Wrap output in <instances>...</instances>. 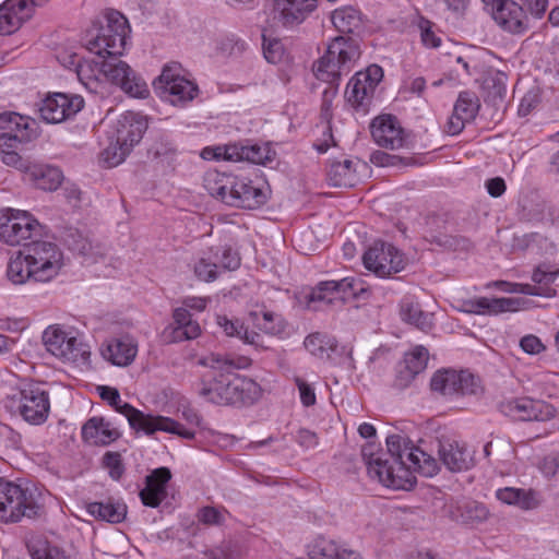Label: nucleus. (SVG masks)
Masks as SVG:
<instances>
[{
  "mask_svg": "<svg viewBox=\"0 0 559 559\" xmlns=\"http://www.w3.org/2000/svg\"><path fill=\"white\" fill-rule=\"evenodd\" d=\"M130 27L128 20L118 11L109 10L103 22H94L84 35V45L103 59L104 79L121 87L132 97L143 98L148 94L146 83L131 67L120 60Z\"/></svg>",
  "mask_w": 559,
  "mask_h": 559,
  "instance_id": "f257e3e1",
  "label": "nucleus"
},
{
  "mask_svg": "<svg viewBox=\"0 0 559 559\" xmlns=\"http://www.w3.org/2000/svg\"><path fill=\"white\" fill-rule=\"evenodd\" d=\"M100 397L108 402L116 412L123 415L132 429L143 431L146 435H153L156 431H164L177 435L183 439H193L194 432L186 429L180 423L165 416L145 414L123 402L117 389L110 386L98 388Z\"/></svg>",
  "mask_w": 559,
  "mask_h": 559,
  "instance_id": "f03ea898",
  "label": "nucleus"
},
{
  "mask_svg": "<svg viewBox=\"0 0 559 559\" xmlns=\"http://www.w3.org/2000/svg\"><path fill=\"white\" fill-rule=\"evenodd\" d=\"M262 389L254 380L246 377L221 374L210 382L203 381L199 395L217 405L252 404L260 399Z\"/></svg>",
  "mask_w": 559,
  "mask_h": 559,
  "instance_id": "7ed1b4c3",
  "label": "nucleus"
},
{
  "mask_svg": "<svg viewBox=\"0 0 559 559\" xmlns=\"http://www.w3.org/2000/svg\"><path fill=\"white\" fill-rule=\"evenodd\" d=\"M359 43L350 36H337L328 46L326 52L313 66L320 81L336 84L343 74H348L360 58Z\"/></svg>",
  "mask_w": 559,
  "mask_h": 559,
  "instance_id": "20e7f679",
  "label": "nucleus"
},
{
  "mask_svg": "<svg viewBox=\"0 0 559 559\" xmlns=\"http://www.w3.org/2000/svg\"><path fill=\"white\" fill-rule=\"evenodd\" d=\"M39 511L40 506L31 489L0 477V522L12 524L24 518L35 519Z\"/></svg>",
  "mask_w": 559,
  "mask_h": 559,
  "instance_id": "39448f33",
  "label": "nucleus"
},
{
  "mask_svg": "<svg viewBox=\"0 0 559 559\" xmlns=\"http://www.w3.org/2000/svg\"><path fill=\"white\" fill-rule=\"evenodd\" d=\"M33 270V281L46 283L55 278L63 266V252L51 241H32L24 249Z\"/></svg>",
  "mask_w": 559,
  "mask_h": 559,
  "instance_id": "423d86ee",
  "label": "nucleus"
},
{
  "mask_svg": "<svg viewBox=\"0 0 559 559\" xmlns=\"http://www.w3.org/2000/svg\"><path fill=\"white\" fill-rule=\"evenodd\" d=\"M41 226L28 212L14 209L0 211V240L9 246H27L40 235Z\"/></svg>",
  "mask_w": 559,
  "mask_h": 559,
  "instance_id": "0eeeda50",
  "label": "nucleus"
},
{
  "mask_svg": "<svg viewBox=\"0 0 559 559\" xmlns=\"http://www.w3.org/2000/svg\"><path fill=\"white\" fill-rule=\"evenodd\" d=\"M16 411L21 417L32 425L44 424L50 412L49 393L43 384L31 382L19 391Z\"/></svg>",
  "mask_w": 559,
  "mask_h": 559,
  "instance_id": "6e6552de",
  "label": "nucleus"
},
{
  "mask_svg": "<svg viewBox=\"0 0 559 559\" xmlns=\"http://www.w3.org/2000/svg\"><path fill=\"white\" fill-rule=\"evenodd\" d=\"M383 78L380 66L371 64L365 71L357 72L348 82L345 98L356 110H366L371 104L374 91Z\"/></svg>",
  "mask_w": 559,
  "mask_h": 559,
  "instance_id": "1a4fd4ad",
  "label": "nucleus"
},
{
  "mask_svg": "<svg viewBox=\"0 0 559 559\" xmlns=\"http://www.w3.org/2000/svg\"><path fill=\"white\" fill-rule=\"evenodd\" d=\"M364 292L361 283L355 277H344L340 281H322L312 288L308 302L325 305H343L358 297Z\"/></svg>",
  "mask_w": 559,
  "mask_h": 559,
  "instance_id": "9d476101",
  "label": "nucleus"
},
{
  "mask_svg": "<svg viewBox=\"0 0 559 559\" xmlns=\"http://www.w3.org/2000/svg\"><path fill=\"white\" fill-rule=\"evenodd\" d=\"M364 265L380 277L390 276L405 267V259L393 245L376 241L362 257Z\"/></svg>",
  "mask_w": 559,
  "mask_h": 559,
  "instance_id": "9b49d317",
  "label": "nucleus"
},
{
  "mask_svg": "<svg viewBox=\"0 0 559 559\" xmlns=\"http://www.w3.org/2000/svg\"><path fill=\"white\" fill-rule=\"evenodd\" d=\"M153 85L173 104L192 100L198 94V86L180 75V66L177 63L165 66Z\"/></svg>",
  "mask_w": 559,
  "mask_h": 559,
  "instance_id": "f8f14e48",
  "label": "nucleus"
},
{
  "mask_svg": "<svg viewBox=\"0 0 559 559\" xmlns=\"http://www.w3.org/2000/svg\"><path fill=\"white\" fill-rule=\"evenodd\" d=\"M374 142L384 148L399 150L409 147L411 138L395 116L381 115L370 126Z\"/></svg>",
  "mask_w": 559,
  "mask_h": 559,
  "instance_id": "ddd939ff",
  "label": "nucleus"
},
{
  "mask_svg": "<svg viewBox=\"0 0 559 559\" xmlns=\"http://www.w3.org/2000/svg\"><path fill=\"white\" fill-rule=\"evenodd\" d=\"M500 411L520 420L546 421L555 418L557 415V409L551 404L530 397H519L501 402Z\"/></svg>",
  "mask_w": 559,
  "mask_h": 559,
  "instance_id": "4468645a",
  "label": "nucleus"
},
{
  "mask_svg": "<svg viewBox=\"0 0 559 559\" xmlns=\"http://www.w3.org/2000/svg\"><path fill=\"white\" fill-rule=\"evenodd\" d=\"M83 107L82 96L55 93L43 100L39 112L45 121L59 123L75 116Z\"/></svg>",
  "mask_w": 559,
  "mask_h": 559,
  "instance_id": "2eb2a0df",
  "label": "nucleus"
},
{
  "mask_svg": "<svg viewBox=\"0 0 559 559\" xmlns=\"http://www.w3.org/2000/svg\"><path fill=\"white\" fill-rule=\"evenodd\" d=\"M44 344L53 356L75 361L80 356V344L75 336H71L58 325L48 326L43 334Z\"/></svg>",
  "mask_w": 559,
  "mask_h": 559,
  "instance_id": "dca6fc26",
  "label": "nucleus"
},
{
  "mask_svg": "<svg viewBox=\"0 0 559 559\" xmlns=\"http://www.w3.org/2000/svg\"><path fill=\"white\" fill-rule=\"evenodd\" d=\"M439 456L451 472L468 471L475 465L474 451L464 442L444 438L439 441Z\"/></svg>",
  "mask_w": 559,
  "mask_h": 559,
  "instance_id": "f3484780",
  "label": "nucleus"
},
{
  "mask_svg": "<svg viewBox=\"0 0 559 559\" xmlns=\"http://www.w3.org/2000/svg\"><path fill=\"white\" fill-rule=\"evenodd\" d=\"M226 199L230 206L253 210L266 202V194L251 180L236 176L231 193Z\"/></svg>",
  "mask_w": 559,
  "mask_h": 559,
  "instance_id": "a211bd4d",
  "label": "nucleus"
},
{
  "mask_svg": "<svg viewBox=\"0 0 559 559\" xmlns=\"http://www.w3.org/2000/svg\"><path fill=\"white\" fill-rule=\"evenodd\" d=\"M34 12L29 0H7L0 5V35L17 31Z\"/></svg>",
  "mask_w": 559,
  "mask_h": 559,
  "instance_id": "6ab92c4d",
  "label": "nucleus"
},
{
  "mask_svg": "<svg viewBox=\"0 0 559 559\" xmlns=\"http://www.w3.org/2000/svg\"><path fill=\"white\" fill-rule=\"evenodd\" d=\"M146 128V121L142 116L127 111L117 120L111 139H117L119 143L132 150L141 141Z\"/></svg>",
  "mask_w": 559,
  "mask_h": 559,
  "instance_id": "aec40b11",
  "label": "nucleus"
},
{
  "mask_svg": "<svg viewBox=\"0 0 559 559\" xmlns=\"http://www.w3.org/2000/svg\"><path fill=\"white\" fill-rule=\"evenodd\" d=\"M171 479V473L168 467L154 469L145 478V487L139 496L142 503L150 508H157L167 497V484Z\"/></svg>",
  "mask_w": 559,
  "mask_h": 559,
  "instance_id": "412c9836",
  "label": "nucleus"
},
{
  "mask_svg": "<svg viewBox=\"0 0 559 559\" xmlns=\"http://www.w3.org/2000/svg\"><path fill=\"white\" fill-rule=\"evenodd\" d=\"M492 16L503 29L510 33L520 34L525 31L523 8L512 0H499Z\"/></svg>",
  "mask_w": 559,
  "mask_h": 559,
  "instance_id": "4be33fe9",
  "label": "nucleus"
},
{
  "mask_svg": "<svg viewBox=\"0 0 559 559\" xmlns=\"http://www.w3.org/2000/svg\"><path fill=\"white\" fill-rule=\"evenodd\" d=\"M21 171L25 173L27 179L38 189L45 191H55L59 188L63 180L62 171L55 166L34 164L27 160V167L22 168Z\"/></svg>",
  "mask_w": 559,
  "mask_h": 559,
  "instance_id": "5701e85b",
  "label": "nucleus"
},
{
  "mask_svg": "<svg viewBox=\"0 0 559 559\" xmlns=\"http://www.w3.org/2000/svg\"><path fill=\"white\" fill-rule=\"evenodd\" d=\"M120 436L119 429L104 417H92L82 427L83 439L96 445H107Z\"/></svg>",
  "mask_w": 559,
  "mask_h": 559,
  "instance_id": "b1692460",
  "label": "nucleus"
},
{
  "mask_svg": "<svg viewBox=\"0 0 559 559\" xmlns=\"http://www.w3.org/2000/svg\"><path fill=\"white\" fill-rule=\"evenodd\" d=\"M309 556L311 559H364L359 551L324 537L313 542L309 547Z\"/></svg>",
  "mask_w": 559,
  "mask_h": 559,
  "instance_id": "393cba45",
  "label": "nucleus"
},
{
  "mask_svg": "<svg viewBox=\"0 0 559 559\" xmlns=\"http://www.w3.org/2000/svg\"><path fill=\"white\" fill-rule=\"evenodd\" d=\"M521 301L516 298H487L478 297L464 302L465 311L476 314H498L507 311H516Z\"/></svg>",
  "mask_w": 559,
  "mask_h": 559,
  "instance_id": "a878e982",
  "label": "nucleus"
},
{
  "mask_svg": "<svg viewBox=\"0 0 559 559\" xmlns=\"http://www.w3.org/2000/svg\"><path fill=\"white\" fill-rule=\"evenodd\" d=\"M138 353L136 342L129 337L114 338L107 343L102 354L105 359L116 366H129Z\"/></svg>",
  "mask_w": 559,
  "mask_h": 559,
  "instance_id": "bb28decb",
  "label": "nucleus"
},
{
  "mask_svg": "<svg viewBox=\"0 0 559 559\" xmlns=\"http://www.w3.org/2000/svg\"><path fill=\"white\" fill-rule=\"evenodd\" d=\"M0 122L10 130L9 134L16 136L24 143H28L38 136L37 123L29 117L16 112H4L0 115Z\"/></svg>",
  "mask_w": 559,
  "mask_h": 559,
  "instance_id": "cd10ccee",
  "label": "nucleus"
},
{
  "mask_svg": "<svg viewBox=\"0 0 559 559\" xmlns=\"http://www.w3.org/2000/svg\"><path fill=\"white\" fill-rule=\"evenodd\" d=\"M406 464H403L407 474H404L406 478H411L414 481V477L411 475V471H416L426 477H431L437 474L439 467L435 457L423 451L420 448L415 447L411 443L407 454L405 456Z\"/></svg>",
  "mask_w": 559,
  "mask_h": 559,
  "instance_id": "c85d7f7f",
  "label": "nucleus"
},
{
  "mask_svg": "<svg viewBox=\"0 0 559 559\" xmlns=\"http://www.w3.org/2000/svg\"><path fill=\"white\" fill-rule=\"evenodd\" d=\"M402 320L417 329L428 332L432 329V314L423 311L419 302L412 296H405L400 304Z\"/></svg>",
  "mask_w": 559,
  "mask_h": 559,
  "instance_id": "c756f323",
  "label": "nucleus"
},
{
  "mask_svg": "<svg viewBox=\"0 0 559 559\" xmlns=\"http://www.w3.org/2000/svg\"><path fill=\"white\" fill-rule=\"evenodd\" d=\"M318 0H275L284 24L302 22L317 8Z\"/></svg>",
  "mask_w": 559,
  "mask_h": 559,
  "instance_id": "7c9ffc66",
  "label": "nucleus"
},
{
  "mask_svg": "<svg viewBox=\"0 0 559 559\" xmlns=\"http://www.w3.org/2000/svg\"><path fill=\"white\" fill-rule=\"evenodd\" d=\"M173 319L175 324L173 341L181 342L193 340L200 335L201 328L199 323L192 320L191 313L185 306L174 310Z\"/></svg>",
  "mask_w": 559,
  "mask_h": 559,
  "instance_id": "2f4dec72",
  "label": "nucleus"
},
{
  "mask_svg": "<svg viewBox=\"0 0 559 559\" xmlns=\"http://www.w3.org/2000/svg\"><path fill=\"white\" fill-rule=\"evenodd\" d=\"M382 452L378 451V447L374 443H367L361 449V456L365 461L368 469V474L379 480L383 486H400L393 478H390V474H385L380 471L381 465L385 463L381 462Z\"/></svg>",
  "mask_w": 559,
  "mask_h": 559,
  "instance_id": "473e14b6",
  "label": "nucleus"
},
{
  "mask_svg": "<svg viewBox=\"0 0 559 559\" xmlns=\"http://www.w3.org/2000/svg\"><path fill=\"white\" fill-rule=\"evenodd\" d=\"M453 515L462 524L476 526L486 522L490 518V512L484 503L469 500L459 504Z\"/></svg>",
  "mask_w": 559,
  "mask_h": 559,
  "instance_id": "72a5a7b5",
  "label": "nucleus"
},
{
  "mask_svg": "<svg viewBox=\"0 0 559 559\" xmlns=\"http://www.w3.org/2000/svg\"><path fill=\"white\" fill-rule=\"evenodd\" d=\"M87 512L95 519L109 523H121L127 515V506L122 502H91L86 506Z\"/></svg>",
  "mask_w": 559,
  "mask_h": 559,
  "instance_id": "f704fd0d",
  "label": "nucleus"
},
{
  "mask_svg": "<svg viewBox=\"0 0 559 559\" xmlns=\"http://www.w3.org/2000/svg\"><path fill=\"white\" fill-rule=\"evenodd\" d=\"M24 142L9 133L0 134V156L2 162L19 170L27 167V158H24L17 150Z\"/></svg>",
  "mask_w": 559,
  "mask_h": 559,
  "instance_id": "c9c22d12",
  "label": "nucleus"
},
{
  "mask_svg": "<svg viewBox=\"0 0 559 559\" xmlns=\"http://www.w3.org/2000/svg\"><path fill=\"white\" fill-rule=\"evenodd\" d=\"M70 64L75 68L80 81L87 85L90 82L100 81L104 79L103 74V59L105 57L93 58L91 60H81L76 55H72Z\"/></svg>",
  "mask_w": 559,
  "mask_h": 559,
  "instance_id": "e433bc0d",
  "label": "nucleus"
},
{
  "mask_svg": "<svg viewBox=\"0 0 559 559\" xmlns=\"http://www.w3.org/2000/svg\"><path fill=\"white\" fill-rule=\"evenodd\" d=\"M328 180L333 187L349 188L356 185L357 175L353 167V162L344 159L343 162H332L328 169Z\"/></svg>",
  "mask_w": 559,
  "mask_h": 559,
  "instance_id": "4c0bfd02",
  "label": "nucleus"
},
{
  "mask_svg": "<svg viewBox=\"0 0 559 559\" xmlns=\"http://www.w3.org/2000/svg\"><path fill=\"white\" fill-rule=\"evenodd\" d=\"M236 176L219 171H209L204 176V187L207 192L227 204V197L231 193Z\"/></svg>",
  "mask_w": 559,
  "mask_h": 559,
  "instance_id": "58836bf2",
  "label": "nucleus"
},
{
  "mask_svg": "<svg viewBox=\"0 0 559 559\" xmlns=\"http://www.w3.org/2000/svg\"><path fill=\"white\" fill-rule=\"evenodd\" d=\"M254 326L261 330L264 334L276 336L285 331L286 323L280 313L261 310L250 313Z\"/></svg>",
  "mask_w": 559,
  "mask_h": 559,
  "instance_id": "ea45409f",
  "label": "nucleus"
},
{
  "mask_svg": "<svg viewBox=\"0 0 559 559\" xmlns=\"http://www.w3.org/2000/svg\"><path fill=\"white\" fill-rule=\"evenodd\" d=\"M496 496L501 502L515 504L523 510H531L538 506V500L535 497V492L532 490L506 487L499 489Z\"/></svg>",
  "mask_w": 559,
  "mask_h": 559,
  "instance_id": "a19ab883",
  "label": "nucleus"
},
{
  "mask_svg": "<svg viewBox=\"0 0 559 559\" xmlns=\"http://www.w3.org/2000/svg\"><path fill=\"white\" fill-rule=\"evenodd\" d=\"M334 27L343 34H354L361 28V17L354 8L337 9L332 13Z\"/></svg>",
  "mask_w": 559,
  "mask_h": 559,
  "instance_id": "79ce46f5",
  "label": "nucleus"
},
{
  "mask_svg": "<svg viewBox=\"0 0 559 559\" xmlns=\"http://www.w3.org/2000/svg\"><path fill=\"white\" fill-rule=\"evenodd\" d=\"M198 365L209 367L214 370L230 371L233 369L246 368L250 360L246 357L231 358L219 354H210L198 359Z\"/></svg>",
  "mask_w": 559,
  "mask_h": 559,
  "instance_id": "37998d69",
  "label": "nucleus"
},
{
  "mask_svg": "<svg viewBox=\"0 0 559 559\" xmlns=\"http://www.w3.org/2000/svg\"><path fill=\"white\" fill-rule=\"evenodd\" d=\"M7 274L8 278L14 284H23L28 280L33 281V270H31L25 251H20L16 257L11 258Z\"/></svg>",
  "mask_w": 559,
  "mask_h": 559,
  "instance_id": "c03bdc74",
  "label": "nucleus"
},
{
  "mask_svg": "<svg viewBox=\"0 0 559 559\" xmlns=\"http://www.w3.org/2000/svg\"><path fill=\"white\" fill-rule=\"evenodd\" d=\"M193 273L198 280L202 282H214L218 278L221 271L219 265L213 258L211 250L204 252L193 264Z\"/></svg>",
  "mask_w": 559,
  "mask_h": 559,
  "instance_id": "a18cd8bd",
  "label": "nucleus"
},
{
  "mask_svg": "<svg viewBox=\"0 0 559 559\" xmlns=\"http://www.w3.org/2000/svg\"><path fill=\"white\" fill-rule=\"evenodd\" d=\"M411 443L407 438L401 435H391L386 438L388 453L397 465V472H402L403 474H407L403 464H406L405 456Z\"/></svg>",
  "mask_w": 559,
  "mask_h": 559,
  "instance_id": "49530a36",
  "label": "nucleus"
},
{
  "mask_svg": "<svg viewBox=\"0 0 559 559\" xmlns=\"http://www.w3.org/2000/svg\"><path fill=\"white\" fill-rule=\"evenodd\" d=\"M497 287H503L508 293L524 294L531 296H539L544 298H552L556 296V289L551 286H537L532 284L508 283L504 281L496 282Z\"/></svg>",
  "mask_w": 559,
  "mask_h": 559,
  "instance_id": "de8ad7c7",
  "label": "nucleus"
},
{
  "mask_svg": "<svg viewBox=\"0 0 559 559\" xmlns=\"http://www.w3.org/2000/svg\"><path fill=\"white\" fill-rule=\"evenodd\" d=\"M182 559H240V551L233 543L223 542L201 555H187Z\"/></svg>",
  "mask_w": 559,
  "mask_h": 559,
  "instance_id": "09e8293b",
  "label": "nucleus"
},
{
  "mask_svg": "<svg viewBox=\"0 0 559 559\" xmlns=\"http://www.w3.org/2000/svg\"><path fill=\"white\" fill-rule=\"evenodd\" d=\"M456 371L443 370L433 374L430 381V388L433 392H438L444 396H451L456 393Z\"/></svg>",
  "mask_w": 559,
  "mask_h": 559,
  "instance_id": "8fccbe9b",
  "label": "nucleus"
},
{
  "mask_svg": "<svg viewBox=\"0 0 559 559\" xmlns=\"http://www.w3.org/2000/svg\"><path fill=\"white\" fill-rule=\"evenodd\" d=\"M304 345L306 349L313 356L323 358L329 356V350H335L336 343L334 340L321 333H313L306 337Z\"/></svg>",
  "mask_w": 559,
  "mask_h": 559,
  "instance_id": "3c124183",
  "label": "nucleus"
},
{
  "mask_svg": "<svg viewBox=\"0 0 559 559\" xmlns=\"http://www.w3.org/2000/svg\"><path fill=\"white\" fill-rule=\"evenodd\" d=\"M479 107V100L474 93L462 92L459 95L453 110L461 116L463 120L472 121L476 117Z\"/></svg>",
  "mask_w": 559,
  "mask_h": 559,
  "instance_id": "603ef678",
  "label": "nucleus"
},
{
  "mask_svg": "<svg viewBox=\"0 0 559 559\" xmlns=\"http://www.w3.org/2000/svg\"><path fill=\"white\" fill-rule=\"evenodd\" d=\"M213 258L219 265V271L227 270L234 271L240 266V255L229 246L211 248Z\"/></svg>",
  "mask_w": 559,
  "mask_h": 559,
  "instance_id": "864d4df0",
  "label": "nucleus"
},
{
  "mask_svg": "<svg viewBox=\"0 0 559 559\" xmlns=\"http://www.w3.org/2000/svg\"><path fill=\"white\" fill-rule=\"evenodd\" d=\"M321 116L326 121V124L323 128V138L316 141L313 146L318 152L325 153L331 145H335L332 129L330 126V121L332 118L331 102L328 99H323L321 107Z\"/></svg>",
  "mask_w": 559,
  "mask_h": 559,
  "instance_id": "5fc2aeb1",
  "label": "nucleus"
},
{
  "mask_svg": "<svg viewBox=\"0 0 559 559\" xmlns=\"http://www.w3.org/2000/svg\"><path fill=\"white\" fill-rule=\"evenodd\" d=\"M236 160H247L253 164H265L271 160L270 150L258 144L238 146Z\"/></svg>",
  "mask_w": 559,
  "mask_h": 559,
  "instance_id": "6e6d98bb",
  "label": "nucleus"
},
{
  "mask_svg": "<svg viewBox=\"0 0 559 559\" xmlns=\"http://www.w3.org/2000/svg\"><path fill=\"white\" fill-rule=\"evenodd\" d=\"M429 354L428 349L421 345L415 346L409 353L405 354L404 365L414 371L415 374L423 372L428 362Z\"/></svg>",
  "mask_w": 559,
  "mask_h": 559,
  "instance_id": "4d7b16f0",
  "label": "nucleus"
},
{
  "mask_svg": "<svg viewBox=\"0 0 559 559\" xmlns=\"http://www.w3.org/2000/svg\"><path fill=\"white\" fill-rule=\"evenodd\" d=\"M130 152L131 148L119 143L117 139H112L109 145L102 153V156L109 167H115L121 164Z\"/></svg>",
  "mask_w": 559,
  "mask_h": 559,
  "instance_id": "13d9d810",
  "label": "nucleus"
},
{
  "mask_svg": "<svg viewBox=\"0 0 559 559\" xmlns=\"http://www.w3.org/2000/svg\"><path fill=\"white\" fill-rule=\"evenodd\" d=\"M456 393L460 395H477L483 391L479 381L472 373L460 371L456 373Z\"/></svg>",
  "mask_w": 559,
  "mask_h": 559,
  "instance_id": "bf43d9fd",
  "label": "nucleus"
},
{
  "mask_svg": "<svg viewBox=\"0 0 559 559\" xmlns=\"http://www.w3.org/2000/svg\"><path fill=\"white\" fill-rule=\"evenodd\" d=\"M386 454H381V462H384L385 464L380 467V471L390 474V478H393L396 480V483H400V486H388L389 488L393 489H409L413 487V480L411 478H406L405 475L402 472H397V465L393 462L390 463L388 459H385Z\"/></svg>",
  "mask_w": 559,
  "mask_h": 559,
  "instance_id": "052dcab7",
  "label": "nucleus"
},
{
  "mask_svg": "<svg viewBox=\"0 0 559 559\" xmlns=\"http://www.w3.org/2000/svg\"><path fill=\"white\" fill-rule=\"evenodd\" d=\"M29 552L33 559H68L63 551L47 542L29 547Z\"/></svg>",
  "mask_w": 559,
  "mask_h": 559,
  "instance_id": "680f3d73",
  "label": "nucleus"
},
{
  "mask_svg": "<svg viewBox=\"0 0 559 559\" xmlns=\"http://www.w3.org/2000/svg\"><path fill=\"white\" fill-rule=\"evenodd\" d=\"M507 79L506 73L501 71H492L485 78L484 86L495 96L501 97L506 93Z\"/></svg>",
  "mask_w": 559,
  "mask_h": 559,
  "instance_id": "e2e57ef3",
  "label": "nucleus"
},
{
  "mask_svg": "<svg viewBox=\"0 0 559 559\" xmlns=\"http://www.w3.org/2000/svg\"><path fill=\"white\" fill-rule=\"evenodd\" d=\"M263 55L270 63H278L284 56V47L278 39H267L263 35Z\"/></svg>",
  "mask_w": 559,
  "mask_h": 559,
  "instance_id": "0e129e2a",
  "label": "nucleus"
},
{
  "mask_svg": "<svg viewBox=\"0 0 559 559\" xmlns=\"http://www.w3.org/2000/svg\"><path fill=\"white\" fill-rule=\"evenodd\" d=\"M103 461L105 466L109 469V474L114 479H119L122 476L124 468L122 465L120 453L107 452L104 455Z\"/></svg>",
  "mask_w": 559,
  "mask_h": 559,
  "instance_id": "69168bd1",
  "label": "nucleus"
},
{
  "mask_svg": "<svg viewBox=\"0 0 559 559\" xmlns=\"http://www.w3.org/2000/svg\"><path fill=\"white\" fill-rule=\"evenodd\" d=\"M559 274V270L550 271L545 265L537 266L532 275V280L537 286H551Z\"/></svg>",
  "mask_w": 559,
  "mask_h": 559,
  "instance_id": "338daca9",
  "label": "nucleus"
},
{
  "mask_svg": "<svg viewBox=\"0 0 559 559\" xmlns=\"http://www.w3.org/2000/svg\"><path fill=\"white\" fill-rule=\"evenodd\" d=\"M216 321L227 336L241 337L245 326L239 320H230L226 316H217Z\"/></svg>",
  "mask_w": 559,
  "mask_h": 559,
  "instance_id": "774afa93",
  "label": "nucleus"
}]
</instances>
